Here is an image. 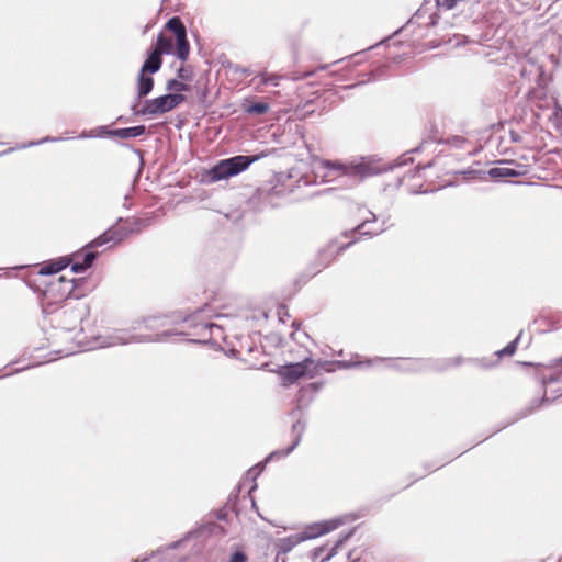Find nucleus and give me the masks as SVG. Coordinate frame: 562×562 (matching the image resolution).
<instances>
[{
	"mask_svg": "<svg viewBox=\"0 0 562 562\" xmlns=\"http://www.w3.org/2000/svg\"><path fill=\"white\" fill-rule=\"evenodd\" d=\"M188 86L181 81H178L176 79H171L167 82V90L168 91H175V92H182L188 91Z\"/></svg>",
	"mask_w": 562,
	"mask_h": 562,
	"instance_id": "19",
	"label": "nucleus"
},
{
	"mask_svg": "<svg viewBox=\"0 0 562 562\" xmlns=\"http://www.w3.org/2000/svg\"><path fill=\"white\" fill-rule=\"evenodd\" d=\"M268 110H269V104L265 103V102L252 103L245 109V111L248 114H257V115L265 114L268 112Z\"/></svg>",
	"mask_w": 562,
	"mask_h": 562,
	"instance_id": "18",
	"label": "nucleus"
},
{
	"mask_svg": "<svg viewBox=\"0 0 562 562\" xmlns=\"http://www.w3.org/2000/svg\"><path fill=\"white\" fill-rule=\"evenodd\" d=\"M349 536H350V533L346 535L344 538H340V539L336 542L335 547H333V548H331V550H330V552L328 553V555H327L325 559H323V561H327V560H329L333 555H335V554H336V552H337L338 547H339V546H340V544H341V543H342V542H344V541H345Z\"/></svg>",
	"mask_w": 562,
	"mask_h": 562,
	"instance_id": "26",
	"label": "nucleus"
},
{
	"mask_svg": "<svg viewBox=\"0 0 562 562\" xmlns=\"http://www.w3.org/2000/svg\"><path fill=\"white\" fill-rule=\"evenodd\" d=\"M178 544H179V543H178V542H176V543H173L172 546L168 547V548H167V549H165V550H158L157 552H155V553H153V554H151V558H153L155 561H158V562H171V560H170V559H167V558L165 557V552H166L167 550H169V549H173V548H176Z\"/></svg>",
	"mask_w": 562,
	"mask_h": 562,
	"instance_id": "21",
	"label": "nucleus"
},
{
	"mask_svg": "<svg viewBox=\"0 0 562 562\" xmlns=\"http://www.w3.org/2000/svg\"><path fill=\"white\" fill-rule=\"evenodd\" d=\"M327 362L315 361L311 357H305L302 361L281 367L278 371L284 386L291 385L302 378L312 379L316 376L319 369Z\"/></svg>",
	"mask_w": 562,
	"mask_h": 562,
	"instance_id": "4",
	"label": "nucleus"
},
{
	"mask_svg": "<svg viewBox=\"0 0 562 562\" xmlns=\"http://www.w3.org/2000/svg\"><path fill=\"white\" fill-rule=\"evenodd\" d=\"M81 317H82L81 312L70 311V313H69L70 322L65 326V328L68 330L75 329L77 323L81 319Z\"/></svg>",
	"mask_w": 562,
	"mask_h": 562,
	"instance_id": "20",
	"label": "nucleus"
},
{
	"mask_svg": "<svg viewBox=\"0 0 562 562\" xmlns=\"http://www.w3.org/2000/svg\"><path fill=\"white\" fill-rule=\"evenodd\" d=\"M154 49L158 52L159 55H176V38L173 40L172 37H166L160 34L157 37V43Z\"/></svg>",
	"mask_w": 562,
	"mask_h": 562,
	"instance_id": "14",
	"label": "nucleus"
},
{
	"mask_svg": "<svg viewBox=\"0 0 562 562\" xmlns=\"http://www.w3.org/2000/svg\"><path fill=\"white\" fill-rule=\"evenodd\" d=\"M367 213L370 215V218L366 217L356 228H355V232L361 234V235H369V236H372V235H378L380 233H382L384 231V227L383 226H380L378 228H369V225L371 223H374L376 221V217L375 215L370 212V211H367Z\"/></svg>",
	"mask_w": 562,
	"mask_h": 562,
	"instance_id": "13",
	"label": "nucleus"
},
{
	"mask_svg": "<svg viewBox=\"0 0 562 562\" xmlns=\"http://www.w3.org/2000/svg\"><path fill=\"white\" fill-rule=\"evenodd\" d=\"M519 337H520V335L515 340L509 342L504 349L497 351V355L499 357H502V356H512L516 351V345H517V341H518Z\"/></svg>",
	"mask_w": 562,
	"mask_h": 562,
	"instance_id": "22",
	"label": "nucleus"
},
{
	"mask_svg": "<svg viewBox=\"0 0 562 562\" xmlns=\"http://www.w3.org/2000/svg\"><path fill=\"white\" fill-rule=\"evenodd\" d=\"M403 362L406 364L405 368H407V369L413 368V366L415 363L413 360H409V359H405V360H403Z\"/></svg>",
	"mask_w": 562,
	"mask_h": 562,
	"instance_id": "31",
	"label": "nucleus"
},
{
	"mask_svg": "<svg viewBox=\"0 0 562 562\" xmlns=\"http://www.w3.org/2000/svg\"><path fill=\"white\" fill-rule=\"evenodd\" d=\"M514 161H504L502 166L490 169L488 175L492 178H508L519 177L527 172L526 167L522 165H516V168L512 167Z\"/></svg>",
	"mask_w": 562,
	"mask_h": 562,
	"instance_id": "8",
	"label": "nucleus"
},
{
	"mask_svg": "<svg viewBox=\"0 0 562 562\" xmlns=\"http://www.w3.org/2000/svg\"><path fill=\"white\" fill-rule=\"evenodd\" d=\"M281 78L282 77L279 75L269 74L267 71H263L258 75L259 85H272L274 87H278Z\"/></svg>",
	"mask_w": 562,
	"mask_h": 562,
	"instance_id": "17",
	"label": "nucleus"
},
{
	"mask_svg": "<svg viewBox=\"0 0 562 562\" xmlns=\"http://www.w3.org/2000/svg\"><path fill=\"white\" fill-rule=\"evenodd\" d=\"M146 561H148V558H147V557H144V558L142 559V561H139L138 559H137V560H135V562H146Z\"/></svg>",
	"mask_w": 562,
	"mask_h": 562,
	"instance_id": "33",
	"label": "nucleus"
},
{
	"mask_svg": "<svg viewBox=\"0 0 562 562\" xmlns=\"http://www.w3.org/2000/svg\"><path fill=\"white\" fill-rule=\"evenodd\" d=\"M265 155L243 156L238 155L228 159H223L216 164L210 171L211 179L218 181L236 176L246 170L252 162Z\"/></svg>",
	"mask_w": 562,
	"mask_h": 562,
	"instance_id": "5",
	"label": "nucleus"
},
{
	"mask_svg": "<svg viewBox=\"0 0 562 562\" xmlns=\"http://www.w3.org/2000/svg\"><path fill=\"white\" fill-rule=\"evenodd\" d=\"M379 359H374V360H368V363L371 364L372 362L374 361H378Z\"/></svg>",
	"mask_w": 562,
	"mask_h": 562,
	"instance_id": "34",
	"label": "nucleus"
},
{
	"mask_svg": "<svg viewBox=\"0 0 562 562\" xmlns=\"http://www.w3.org/2000/svg\"><path fill=\"white\" fill-rule=\"evenodd\" d=\"M322 168L324 169L323 176L328 178V181L339 177H350L361 180L382 171V168L375 160L366 157H360L349 162L325 161Z\"/></svg>",
	"mask_w": 562,
	"mask_h": 562,
	"instance_id": "2",
	"label": "nucleus"
},
{
	"mask_svg": "<svg viewBox=\"0 0 562 562\" xmlns=\"http://www.w3.org/2000/svg\"><path fill=\"white\" fill-rule=\"evenodd\" d=\"M146 132V128L144 125H137L133 127H125V128H117L113 131H109L108 133L112 136L120 137V138H135L138 136L144 135Z\"/></svg>",
	"mask_w": 562,
	"mask_h": 562,
	"instance_id": "12",
	"label": "nucleus"
},
{
	"mask_svg": "<svg viewBox=\"0 0 562 562\" xmlns=\"http://www.w3.org/2000/svg\"><path fill=\"white\" fill-rule=\"evenodd\" d=\"M61 138H58V137H44L37 142H30L29 144H22L20 146H18L19 149H23V148H26V147H30V146H35V145H40V144H44V143H47V142H58L60 140Z\"/></svg>",
	"mask_w": 562,
	"mask_h": 562,
	"instance_id": "23",
	"label": "nucleus"
},
{
	"mask_svg": "<svg viewBox=\"0 0 562 562\" xmlns=\"http://www.w3.org/2000/svg\"><path fill=\"white\" fill-rule=\"evenodd\" d=\"M86 270H87V268L83 266V263L81 261H75L71 265V271L75 273H81Z\"/></svg>",
	"mask_w": 562,
	"mask_h": 562,
	"instance_id": "28",
	"label": "nucleus"
},
{
	"mask_svg": "<svg viewBox=\"0 0 562 562\" xmlns=\"http://www.w3.org/2000/svg\"><path fill=\"white\" fill-rule=\"evenodd\" d=\"M342 524V519L336 518L330 520H325L322 522H316L306 527V529L301 533L291 535L286 538H282L279 540L278 547L280 552L286 553L291 551L295 546L305 541L307 539H313L318 536L325 535L331 530H335Z\"/></svg>",
	"mask_w": 562,
	"mask_h": 562,
	"instance_id": "3",
	"label": "nucleus"
},
{
	"mask_svg": "<svg viewBox=\"0 0 562 562\" xmlns=\"http://www.w3.org/2000/svg\"><path fill=\"white\" fill-rule=\"evenodd\" d=\"M178 76H179V78H180V79H182V80H188V79H190V74H189V71H188L186 68H183V67H181V68L178 70Z\"/></svg>",
	"mask_w": 562,
	"mask_h": 562,
	"instance_id": "29",
	"label": "nucleus"
},
{
	"mask_svg": "<svg viewBox=\"0 0 562 562\" xmlns=\"http://www.w3.org/2000/svg\"><path fill=\"white\" fill-rule=\"evenodd\" d=\"M162 60L161 55L158 54L155 49L149 54L148 58L143 64L140 70L143 72L155 74L161 67Z\"/></svg>",
	"mask_w": 562,
	"mask_h": 562,
	"instance_id": "15",
	"label": "nucleus"
},
{
	"mask_svg": "<svg viewBox=\"0 0 562 562\" xmlns=\"http://www.w3.org/2000/svg\"><path fill=\"white\" fill-rule=\"evenodd\" d=\"M184 100L186 97L181 93H168L151 100H146L143 108L140 110H136L135 113L156 116L176 109Z\"/></svg>",
	"mask_w": 562,
	"mask_h": 562,
	"instance_id": "6",
	"label": "nucleus"
},
{
	"mask_svg": "<svg viewBox=\"0 0 562 562\" xmlns=\"http://www.w3.org/2000/svg\"><path fill=\"white\" fill-rule=\"evenodd\" d=\"M126 236V233L123 232L121 228L113 227L108 229L105 233H103L101 236H99L97 239L93 240V246H102L105 244H116L117 241H121Z\"/></svg>",
	"mask_w": 562,
	"mask_h": 562,
	"instance_id": "9",
	"label": "nucleus"
},
{
	"mask_svg": "<svg viewBox=\"0 0 562 562\" xmlns=\"http://www.w3.org/2000/svg\"><path fill=\"white\" fill-rule=\"evenodd\" d=\"M357 364H358V363H353V364H351V363L346 362V361H344V362H338V367H339V368H350L351 366H357Z\"/></svg>",
	"mask_w": 562,
	"mask_h": 562,
	"instance_id": "30",
	"label": "nucleus"
},
{
	"mask_svg": "<svg viewBox=\"0 0 562 562\" xmlns=\"http://www.w3.org/2000/svg\"><path fill=\"white\" fill-rule=\"evenodd\" d=\"M207 307L179 319L170 316H154L135 321L131 329H116L102 337L101 347H113L133 342H160L172 336H199L201 340L220 336L222 326L211 323Z\"/></svg>",
	"mask_w": 562,
	"mask_h": 562,
	"instance_id": "1",
	"label": "nucleus"
},
{
	"mask_svg": "<svg viewBox=\"0 0 562 562\" xmlns=\"http://www.w3.org/2000/svg\"><path fill=\"white\" fill-rule=\"evenodd\" d=\"M64 316H67V311H63V312L57 314V317H59V318H61Z\"/></svg>",
	"mask_w": 562,
	"mask_h": 562,
	"instance_id": "32",
	"label": "nucleus"
},
{
	"mask_svg": "<svg viewBox=\"0 0 562 562\" xmlns=\"http://www.w3.org/2000/svg\"><path fill=\"white\" fill-rule=\"evenodd\" d=\"M304 430H305V424L301 423V422H296L292 427V432L295 435L293 443L284 450L272 452L268 459H272L274 456L285 457L289 453H291L296 448V446L300 443Z\"/></svg>",
	"mask_w": 562,
	"mask_h": 562,
	"instance_id": "10",
	"label": "nucleus"
},
{
	"mask_svg": "<svg viewBox=\"0 0 562 562\" xmlns=\"http://www.w3.org/2000/svg\"><path fill=\"white\" fill-rule=\"evenodd\" d=\"M94 259H95V254L92 252V251H87L82 256V261L81 262L88 269L92 265Z\"/></svg>",
	"mask_w": 562,
	"mask_h": 562,
	"instance_id": "25",
	"label": "nucleus"
},
{
	"mask_svg": "<svg viewBox=\"0 0 562 562\" xmlns=\"http://www.w3.org/2000/svg\"><path fill=\"white\" fill-rule=\"evenodd\" d=\"M166 26L175 34L176 56L182 61L187 60L190 53V45L187 40V31L183 23L179 18L175 16L167 22Z\"/></svg>",
	"mask_w": 562,
	"mask_h": 562,
	"instance_id": "7",
	"label": "nucleus"
},
{
	"mask_svg": "<svg viewBox=\"0 0 562 562\" xmlns=\"http://www.w3.org/2000/svg\"><path fill=\"white\" fill-rule=\"evenodd\" d=\"M559 562H562V557L559 559Z\"/></svg>",
	"mask_w": 562,
	"mask_h": 562,
	"instance_id": "35",
	"label": "nucleus"
},
{
	"mask_svg": "<svg viewBox=\"0 0 562 562\" xmlns=\"http://www.w3.org/2000/svg\"><path fill=\"white\" fill-rule=\"evenodd\" d=\"M61 269H63V266L50 265L48 267L43 268L42 269V273H46V274L56 273V272H58Z\"/></svg>",
	"mask_w": 562,
	"mask_h": 562,
	"instance_id": "27",
	"label": "nucleus"
},
{
	"mask_svg": "<svg viewBox=\"0 0 562 562\" xmlns=\"http://www.w3.org/2000/svg\"><path fill=\"white\" fill-rule=\"evenodd\" d=\"M248 558L243 551H235L228 562H247Z\"/></svg>",
	"mask_w": 562,
	"mask_h": 562,
	"instance_id": "24",
	"label": "nucleus"
},
{
	"mask_svg": "<svg viewBox=\"0 0 562 562\" xmlns=\"http://www.w3.org/2000/svg\"><path fill=\"white\" fill-rule=\"evenodd\" d=\"M154 88V79L148 72L139 70L137 78V97L142 99L149 94Z\"/></svg>",
	"mask_w": 562,
	"mask_h": 562,
	"instance_id": "11",
	"label": "nucleus"
},
{
	"mask_svg": "<svg viewBox=\"0 0 562 562\" xmlns=\"http://www.w3.org/2000/svg\"><path fill=\"white\" fill-rule=\"evenodd\" d=\"M49 291H58L61 295L67 296L74 291L72 281L60 276L50 282Z\"/></svg>",
	"mask_w": 562,
	"mask_h": 562,
	"instance_id": "16",
	"label": "nucleus"
}]
</instances>
